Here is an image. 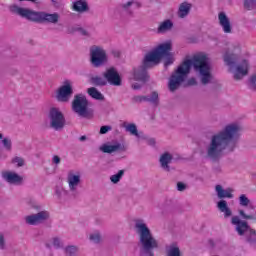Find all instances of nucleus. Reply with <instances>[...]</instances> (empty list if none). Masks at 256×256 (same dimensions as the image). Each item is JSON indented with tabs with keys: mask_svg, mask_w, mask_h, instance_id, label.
<instances>
[{
	"mask_svg": "<svg viewBox=\"0 0 256 256\" xmlns=\"http://www.w3.org/2000/svg\"><path fill=\"white\" fill-rule=\"evenodd\" d=\"M52 3H54V5H55V3H57L55 0H52Z\"/></svg>",
	"mask_w": 256,
	"mask_h": 256,
	"instance_id": "54",
	"label": "nucleus"
},
{
	"mask_svg": "<svg viewBox=\"0 0 256 256\" xmlns=\"http://www.w3.org/2000/svg\"><path fill=\"white\" fill-rule=\"evenodd\" d=\"M231 223L235 225L238 235H245L249 231L247 236L248 243H256V231L252 230L246 221L241 220L239 216H234L232 217Z\"/></svg>",
	"mask_w": 256,
	"mask_h": 256,
	"instance_id": "6",
	"label": "nucleus"
},
{
	"mask_svg": "<svg viewBox=\"0 0 256 256\" xmlns=\"http://www.w3.org/2000/svg\"><path fill=\"white\" fill-rule=\"evenodd\" d=\"M91 62L94 67H100L103 65L104 61H107V54L105 50L100 47L93 46L90 50Z\"/></svg>",
	"mask_w": 256,
	"mask_h": 256,
	"instance_id": "9",
	"label": "nucleus"
},
{
	"mask_svg": "<svg viewBox=\"0 0 256 256\" xmlns=\"http://www.w3.org/2000/svg\"><path fill=\"white\" fill-rule=\"evenodd\" d=\"M5 248V237L0 234V249H4Z\"/></svg>",
	"mask_w": 256,
	"mask_h": 256,
	"instance_id": "42",
	"label": "nucleus"
},
{
	"mask_svg": "<svg viewBox=\"0 0 256 256\" xmlns=\"http://www.w3.org/2000/svg\"><path fill=\"white\" fill-rule=\"evenodd\" d=\"M216 193L219 199H233V189H223L222 185H216Z\"/></svg>",
	"mask_w": 256,
	"mask_h": 256,
	"instance_id": "19",
	"label": "nucleus"
},
{
	"mask_svg": "<svg viewBox=\"0 0 256 256\" xmlns=\"http://www.w3.org/2000/svg\"><path fill=\"white\" fill-rule=\"evenodd\" d=\"M10 11L11 13L19 15L20 17H24V19H28V21H34V23H41L42 12H35L27 8H21L17 5L10 6Z\"/></svg>",
	"mask_w": 256,
	"mask_h": 256,
	"instance_id": "7",
	"label": "nucleus"
},
{
	"mask_svg": "<svg viewBox=\"0 0 256 256\" xmlns=\"http://www.w3.org/2000/svg\"><path fill=\"white\" fill-rule=\"evenodd\" d=\"M148 143H149V145H155V139H150V140L148 141Z\"/></svg>",
	"mask_w": 256,
	"mask_h": 256,
	"instance_id": "49",
	"label": "nucleus"
},
{
	"mask_svg": "<svg viewBox=\"0 0 256 256\" xmlns=\"http://www.w3.org/2000/svg\"><path fill=\"white\" fill-rule=\"evenodd\" d=\"M136 229L138 231V235H140V256H155L153 250L159 247V243L155 237H153V234H151V230H149L147 224L137 222Z\"/></svg>",
	"mask_w": 256,
	"mask_h": 256,
	"instance_id": "4",
	"label": "nucleus"
},
{
	"mask_svg": "<svg viewBox=\"0 0 256 256\" xmlns=\"http://www.w3.org/2000/svg\"><path fill=\"white\" fill-rule=\"evenodd\" d=\"M239 215L242 217V219H250L252 221H256L255 214H246L244 210H239Z\"/></svg>",
	"mask_w": 256,
	"mask_h": 256,
	"instance_id": "34",
	"label": "nucleus"
},
{
	"mask_svg": "<svg viewBox=\"0 0 256 256\" xmlns=\"http://www.w3.org/2000/svg\"><path fill=\"white\" fill-rule=\"evenodd\" d=\"M2 144H3L6 151H11V147H12L11 139L4 138L2 140Z\"/></svg>",
	"mask_w": 256,
	"mask_h": 256,
	"instance_id": "36",
	"label": "nucleus"
},
{
	"mask_svg": "<svg viewBox=\"0 0 256 256\" xmlns=\"http://www.w3.org/2000/svg\"><path fill=\"white\" fill-rule=\"evenodd\" d=\"M67 182H68L70 191H76L77 187L81 183V176L75 175L72 172H69L67 177Z\"/></svg>",
	"mask_w": 256,
	"mask_h": 256,
	"instance_id": "18",
	"label": "nucleus"
},
{
	"mask_svg": "<svg viewBox=\"0 0 256 256\" xmlns=\"http://www.w3.org/2000/svg\"><path fill=\"white\" fill-rule=\"evenodd\" d=\"M249 73V62L247 60H243L240 64L237 65L234 79L236 81H240L242 77H245Z\"/></svg>",
	"mask_w": 256,
	"mask_h": 256,
	"instance_id": "13",
	"label": "nucleus"
},
{
	"mask_svg": "<svg viewBox=\"0 0 256 256\" xmlns=\"http://www.w3.org/2000/svg\"><path fill=\"white\" fill-rule=\"evenodd\" d=\"M53 245L56 247V249L61 248V240H59L57 237L53 238Z\"/></svg>",
	"mask_w": 256,
	"mask_h": 256,
	"instance_id": "41",
	"label": "nucleus"
},
{
	"mask_svg": "<svg viewBox=\"0 0 256 256\" xmlns=\"http://www.w3.org/2000/svg\"><path fill=\"white\" fill-rule=\"evenodd\" d=\"M104 78L110 85H114L115 87L121 85V76H119V72L113 67L106 70Z\"/></svg>",
	"mask_w": 256,
	"mask_h": 256,
	"instance_id": "11",
	"label": "nucleus"
},
{
	"mask_svg": "<svg viewBox=\"0 0 256 256\" xmlns=\"http://www.w3.org/2000/svg\"><path fill=\"white\" fill-rule=\"evenodd\" d=\"M131 5H133L136 9H139V7H141V3L135 1L127 2L126 4H123L122 7L123 9L127 10L129 9V7H131Z\"/></svg>",
	"mask_w": 256,
	"mask_h": 256,
	"instance_id": "35",
	"label": "nucleus"
},
{
	"mask_svg": "<svg viewBox=\"0 0 256 256\" xmlns=\"http://www.w3.org/2000/svg\"><path fill=\"white\" fill-rule=\"evenodd\" d=\"M100 151L103 153H119V151H125V146L119 142L114 144H104L100 147Z\"/></svg>",
	"mask_w": 256,
	"mask_h": 256,
	"instance_id": "14",
	"label": "nucleus"
},
{
	"mask_svg": "<svg viewBox=\"0 0 256 256\" xmlns=\"http://www.w3.org/2000/svg\"><path fill=\"white\" fill-rule=\"evenodd\" d=\"M72 109L74 113H77L80 117H84V119H93V110L89 109V100L83 94L74 96Z\"/></svg>",
	"mask_w": 256,
	"mask_h": 256,
	"instance_id": "5",
	"label": "nucleus"
},
{
	"mask_svg": "<svg viewBox=\"0 0 256 256\" xmlns=\"http://www.w3.org/2000/svg\"><path fill=\"white\" fill-rule=\"evenodd\" d=\"M217 207L219 209V211H221V213H224V217H231V215H233V212H231V209L229 208V206H227V201L225 200H221L218 202Z\"/></svg>",
	"mask_w": 256,
	"mask_h": 256,
	"instance_id": "22",
	"label": "nucleus"
},
{
	"mask_svg": "<svg viewBox=\"0 0 256 256\" xmlns=\"http://www.w3.org/2000/svg\"><path fill=\"white\" fill-rule=\"evenodd\" d=\"M218 19L224 33H231V21H229L227 14H225V12H220Z\"/></svg>",
	"mask_w": 256,
	"mask_h": 256,
	"instance_id": "17",
	"label": "nucleus"
},
{
	"mask_svg": "<svg viewBox=\"0 0 256 256\" xmlns=\"http://www.w3.org/2000/svg\"><path fill=\"white\" fill-rule=\"evenodd\" d=\"M73 10L77 11V13H85V11H89V5H87L85 0H78L74 2Z\"/></svg>",
	"mask_w": 256,
	"mask_h": 256,
	"instance_id": "21",
	"label": "nucleus"
},
{
	"mask_svg": "<svg viewBox=\"0 0 256 256\" xmlns=\"http://www.w3.org/2000/svg\"><path fill=\"white\" fill-rule=\"evenodd\" d=\"M172 62H166V65H171Z\"/></svg>",
	"mask_w": 256,
	"mask_h": 256,
	"instance_id": "52",
	"label": "nucleus"
},
{
	"mask_svg": "<svg viewBox=\"0 0 256 256\" xmlns=\"http://www.w3.org/2000/svg\"><path fill=\"white\" fill-rule=\"evenodd\" d=\"M0 139H3V134L0 133Z\"/></svg>",
	"mask_w": 256,
	"mask_h": 256,
	"instance_id": "53",
	"label": "nucleus"
},
{
	"mask_svg": "<svg viewBox=\"0 0 256 256\" xmlns=\"http://www.w3.org/2000/svg\"><path fill=\"white\" fill-rule=\"evenodd\" d=\"M126 131L134 135L135 137H139V132L137 131V126L135 124H129L126 126Z\"/></svg>",
	"mask_w": 256,
	"mask_h": 256,
	"instance_id": "32",
	"label": "nucleus"
},
{
	"mask_svg": "<svg viewBox=\"0 0 256 256\" xmlns=\"http://www.w3.org/2000/svg\"><path fill=\"white\" fill-rule=\"evenodd\" d=\"M79 141H87V136H81V137L79 138Z\"/></svg>",
	"mask_w": 256,
	"mask_h": 256,
	"instance_id": "48",
	"label": "nucleus"
},
{
	"mask_svg": "<svg viewBox=\"0 0 256 256\" xmlns=\"http://www.w3.org/2000/svg\"><path fill=\"white\" fill-rule=\"evenodd\" d=\"M108 131H111V126H102L100 128V135H105Z\"/></svg>",
	"mask_w": 256,
	"mask_h": 256,
	"instance_id": "40",
	"label": "nucleus"
},
{
	"mask_svg": "<svg viewBox=\"0 0 256 256\" xmlns=\"http://www.w3.org/2000/svg\"><path fill=\"white\" fill-rule=\"evenodd\" d=\"M234 53H241V47L237 46L234 48Z\"/></svg>",
	"mask_w": 256,
	"mask_h": 256,
	"instance_id": "46",
	"label": "nucleus"
},
{
	"mask_svg": "<svg viewBox=\"0 0 256 256\" xmlns=\"http://www.w3.org/2000/svg\"><path fill=\"white\" fill-rule=\"evenodd\" d=\"M120 53L119 52H114V57H119Z\"/></svg>",
	"mask_w": 256,
	"mask_h": 256,
	"instance_id": "51",
	"label": "nucleus"
},
{
	"mask_svg": "<svg viewBox=\"0 0 256 256\" xmlns=\"http://www.w3.org/2000/svg\"><path fill=\"white\" fill-rule=\"evenodd\" d=\"M172 28L173 22H171V20H166L159 25L158 33H165L166 31H170Z\"/></svg>",
	"mask_w": 256,
	"mask_h": 256,
	"instance_id": "27",
	"label": "nucleus"
},
{
	"mask_svg": "<svg viewBox=\"0 0 256 256\" xmlns=\"http://www.w3.org/2000/svg\"><path fill=\"white\" fill-rule=\"evenodd\" d=\"M50 126L55 131H59V129H63L65 127V116L63 113L59 111L57 108L50 109L49 112Z\"/></svg>",
	"mask_w": 256,
	"mask_h": 256,
	"instance_id": "8",
	"label": "nucleus"
},
{
	"mask_svg": "<svg viewBox=\"0 0 256 256\" xmlns=\"http://www.w3.org/2000/svg\"><path fill=\"white\" fill-rule=\"evenodd\" d=\"M132 88L137 90V89H141V86L139 84H133Z\"/></svg>",
	"mask_w": 256,
	"mask_h": 256,
	"instance_id": "47",
	"label": "nucleus"
},
{
	"mask_svg": "<svg viewBox=\"0 0 256 256\" xmlns=\"http://www.w3.org/2000/svg\"><path fill=\"white\" fill-rule=\"evenodd\" d=\"M132 101L134 103H143V101H147L149 103H154L155 105H157V103H159V94L157 92H152L150 98L148 96H134L132 98Z\"/></svg>",
	"mask_w": 256,
	"mask_h": 256,
	"instance_id": "15",
	"label": "nucleus"
},
{
	"mask_svg": "<svg viewBox=\"0 0 256 256\" xmlns=\"http://www.w3.org/2000/svg\"><path fill=\"white\" fill-rule=\"evenodd\" d=\"M79 31H80L81 35H87V31L86 30L80 29Z\"/></svg>",
	"mask_w": 256,
	"mask_h": 256,
	"instance_id": "50",
	"label": "nucleus"
},
{
	"mask_svg": "<svg viewBox=\"0 0 256 256\" xmlns=\"http://www.w3.org/2000/svg\"><path fill=\"white\" fill-rule=\"evenodd\" d=\"M123 175H125V171L119 170V172L117 174H114L110 177V180L112 183H119V181H121V177H123Z\"/></svg>",
	"mask_w": 256,
	"mask_h": 256,
	"instance_id": "31",
	"label": "nucleus"
},
{
	"mask_svg": "<svg viewBox=\"0 0 256 256\" xmlns=\"http://www.w3.org/2000/svg\"><path fill=\"white\" fill-rule=\"evenodd\" d=\"M173 159V156L169 153H164L161 157H160V163H161V167H163V169H167V171H169V163H171Z\"/></svg>",
	"mask_w": 256,
	"mask_h": 256,
	"instance_id": "25",
	"label": "nucleus"
},
{
	"mask_svg": "<svg viewBox=\"0 0 256 256\" xmlns=\"http://www.w3.org/2000/svg\"><path fill=\"white\" fill-rule=\"evenodd\" d=\"M90 82L92 85H95L96 87H103L107 85V80L103 79L101 76H93L90 79Z\"/></svg>",
	"mask_w": 256,
	"mask_h": 256,
	"instance_id": "28",
	"label": "nucleus"
},
{
	"mask_svg": "<svg viewBox=\"0 0 256 256\" xmlns=\"http://www.w3.org/2000/svg\"><path fill=\"white\" fill-rule=\"evenodd\" d=\"M67 255H75L77 253V248L75 246H68L66 248Z\"/></svg>",
	"mask_w": 256,
	"mask_h": 256,
	"instance_id": "39",
	"label": "nucleus"
},
{
	"mask_svg": "<svg viewBox=\"0 0 256 256\" xmlns=\"http://www.w3.org/2000/svg\"><path fill=\"white\" fill-rule=\"evenodd\" d=\"M71 95H73V87H71V83H69V81H66L65 85L59 88L57 93V99L62 103H67Z\"/></svg>",
	"mask_w": 256,
	"mask_h": 256,
	"instance_id": "10",
	"label": "nucleus"
},
{
	"mask_svg": "<svg viewBox=\"0 0 256 256\" xmlns=\"http://www.w3.org/2000/svg\"><path fill=\"white\" fill-rule=\"evenodd\" d=\"M46 219H49V212L41 211L38 214L27 216L26 223L28 225H39V223H43Z\"/></svg>",
	"mask_w": 256,
	"mask_h": 256,
	"instance_id": "12",
	"label": "nucleus"
},
{
	"mask_svg": "<svg viewBox=\"0 0 256 256\" xmlns=\"http://www.w3.org/2000/svg\"><path fill=\"white\" fill-rule=\"evenodd\" d=\"M53 163H55V165H59V163H61V158L57 155H55L52 159Z\"/></svg>",
	"mask_w": 256,
	"mask_h": 256,
	"instance_id": "44",
	"label": "nucleus"
},
{
	"mask_svg": "<svg viewBox=\"0 0 256 256\" xmlns=\"http://www.w3.org/2000/svg\"><path fill=\"white\" fill-rule=\"evenodd\" d=\"M239 204L241 207H251V200L248 199L247 195L242 194L239 197Z\"/></svg>",
	"mask_w": 256,
	"mask_h": 256,
	"instance_id": "30",
	"label": "nucleus"
},
{
	"mask_svg": "<svg viewBox=\"0 0 256 256\" xmlns=\"http://www.w3.org/2000/svg\"><path fill=\"white\" fill-rule=\"evenodd\" d=\"M169 51H171V42H166L160 44L152 52L147 53L143 59L142 66L134 69L135 81H147V79H149L147 69H151V67L158 65L163 57H167V55H169Z\"/></svg>",
	"mask_w": 256,
	"mask_h": 256,
	"instance_id": "3",
	"label": "nucleus"
},
{
	"mask_svg": "<svg viewBox=\"0 0 256 256\" xmlns=\"http://www.w3.org/2000/svg\"><path fill=\"white\" fill-rule=\"evenodd\" d=\"M189 11H191V4L183 2L182 4H180L178 16L180 17V19H184V17H187L189 15Z\"/></svg>",
	"mask_w": 256,
	"mask_h": 256,
	"instance_id": "23",
	"label": "nucleus"
},
{
	"mask_svg": "<svg viewBox=\"0 0 256 256\" xmlns=\"http://www.w3.org/2000/svg\"><path fill=\"white\" fill-rule=\"evenodd\" d=\"M166 256H181V250L177 246H170Z\"/></svg>",
	"mask_w": 256,
	"mask_h": 256,
	"instance_id": "29",
	"label": "nucleus"
},
{
	"mask_svg": "<svg viewBox=\"0 0 256 256\" xmlns=\"http://www.w3.org/2000/svg\"><path fill=\"white\" fill-rule=\"evenodd\" d=\"M188 85H197V80H195V78H190L188 80Z\"/></svg>",
	"mask_w": 256,
	"mask_h": 256,
	"instance_id": "45",
	"label": "nucleus"
},
{
	"mask_svg": "<svg viewBox=\"0 0 256 256\" xmlns=\"http://www.w3.org/2000/svg\"><path fill=\"white\" fill-rule=\"evenodd\" d=\"M2 177L3 179H5V181H7V183H11L14 185L19 184L21 183V181H23V177L19 176V174L15 172H3Z\"/></svg>",
	"mask_w": 256,
	"mask_h": 256,
	"instance_id": "16",
	"label": "nucleus"
},
{
	"mask_svg": "<svg viewBox=\"0 0 256 256\" xmlns=\"http://www.w3.org/2000/svg\"><path fill=\"white\" fill-rule=\"evenodd\" d=\"M177 189H178L179 191H185L186 186H185L184 183L178 182V183H177Z\"/></svg>",
	"mask_w": 256,
	"mask_h": 256,
	"instance_id": "43",
	"label": "nucleus"
},
{
	"mask_svg": "<svg viewBox=\"0 0 256 256\" xmlns=\"http://www.w3.org/2000/svg\"><path fill=\"white\" fill-rule=\"evenodd\" d=\"M240 132L241 126L230 124L225 127L224 131L214 135L208 148V156L215 160L221 157V153L225 149H227L228 153L233 152L237 147V139H239Z\"/></svg>",
	"mask_w": 256,
	"mask_h": 256,
	"instance_id": "2",
	"label": "nucleus"
},
{
	"mask_svg": "<svg viewBox=\"0 0 256 256\" xmlns=\"http://www.w3.org/2000/svg\"><path fill=\"white\" fill-rule=\"evenodd\" d=\"M90 241H92L93 243H99V241H101V234H99V232L91 234Z\"/></svg>",
	"mask_w": 256,
	"mask_h": 256,
	"instance_id": "37",
	"label": "nucleus"
},
{
	"mask_svg": "<svg viewBox=\"0 0 256 256\" xmlns=\"http://www.w3.org/2000/svg\"><path fill=\"white\" fill-rule=\"evenodd\" d=\"M58 22H59V14L57 13L49 14L46 12H42L41 23H58Z\"/></svg>",
	"mask_w": 256,
	"mask_h": 256,
	"instance_id": "20",
	"label": "nucleus"
},
{
	"mask_svg": "<svg viewBox=\"0 0 256 256\" xmlns=\"http://www.w3.org/2000/svg\"><path fill=\"white\" fill-rule=\"evenodd\" d=\"M193 67L194 71L201 77L203 85H207L211 81V66H209V58L205 54L193 56L191 60H185L179 65L177 70L171 75L168 87L170 91H177L179 86L187 79V75Z\"/></svg>",
	"mask_w": 256,
	"mask_h": 256,
	"instance_id": "1",
	"label": "nucleus"
},
{
	"mask_svg": "<svg viewBox=\"0 0 256 256\" xmlns=\"http://www.w3.org/2000/svg\"><path fill=\"white\" fill-rule=\"evenodd\" d=\"M87 93L92 99H96L97 101H103L105 99L102 93L95 87L88 88Z\"/></svg>",
	"mask_w": 256,
	"mask_h": 256,
	"instance_id": "26",
	"label": "nucleus"
},
{
	"mask_svg": "<svg viewBox=\"0 0 256 256\" xmlns=\"http://www.w3.org/2000/svg\"><path fill=\"white\" fill-rule=\"evenodd\" d=\"M237 61V54L232 53L230 54L229 52H226L224 55V63L228 65V67H233L235 66V63Z\"/></svg>",
	"mask_w": 256,
	"mask_h": 256,
	"instance_id": "24",
	"label": "nucleus"
},
{
	"mask_svg": "<svg viewBox=\"0 0 256 256\" xmlns=\"http://www.w3.org/2000/svg\"><path fill=\"white\" fill-rule=\"evenodd\" d=\"M244 7L251 11V9H256V0H244Z\"/></svg>",
	"mask_w": 256,
	"mask_h": 256,
	"instance_id": "33",
	"label": "nucleus"
},
{
	"mask_svg": "<svg viewBox=\"0 0 256 256\" xmlns=\"http://www.w3.org/2000/svg\"><path fill=\"white\" fill-rule=\"evenodd\" d=\"M12 163H17L18 167H23L25 161L21 157H15L13 158Z\"/></svg>",
	"mask_w": 256,
	"mask_h": 256,
	"instance_id": "38",
	"label": "nucleus"
}]
</instances>
